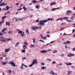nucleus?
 I'll list each match as a JSON object with an SVG mask.
<instances>
[{
    "instance_id": "c85d7f7f",
    "label": "nucleus",
    "mask_w": 75,
    "mask_h": 75,
    "mask_svg": "<svg viewBox=\"0 0 75 75\" xmlns=\"http://www.w3.org/2000/svg\"><path fill=\"white\" fill-rule=\"evenodd\" d=\"M4 21V20H2L0 22V25H1L2 24H3Z\"/></svg>"
},
{
    "instance_id": "a211bd4d",
    "label": "nucleus",
    "mask_w": 75,
    "mask_h": 75,
    "mask_svg": "<svg viewBox=\"0 0 75 75\" xmlns=\"http://www.w3.org/2000/svg\"><path fill=\"white\" fill-rule=\"evenodd\" d=\"M6 10H8L10 8V7L8 6H6Z\"/></svg>"
},
{
    "instance_id": "c03bdc74",
    "label": "nucleus",
    "mask_w": 75,
    "mask_h": 75,
    "mask_svg": "<svg viewBox=\"0 0 75 75\" xmlns=\"http://www.w3.org/2000/svg\"><path fill=\"white\" fill-rule=\"evenodd\" d=\"M66 20L67 21V22H72V21H70L68 19H66Z\"/></svg>"
},
{
    "instance_id": "0e129e2a",
    "label": "nucleus",
    "mask_w": 75,
    "mask_h": 75,
    "mask_svg": "<svg viewBox=\"0 0 75 75\" xmlns=\"http://www.w3.org/2000/svg\"><path fill=\"white\" fill-rule=\"evenodd\" d=\"M67 56L68 57H71L70 56V54H68L67 55Z\"/></svg>"
},
{
    "instance_id": "338daca9",
    "label": "nucleus",
    "mask_w": 75,
    "mask_h": 75,
    "mask_svg": "<svg viewBox=\"0 0 75 75\" xmlns=\"http://www.w3.org/2000/svg\"><path fill=\"white\" fill-rule=\"evenodd\" d=\"M72 51H75V48H73Z\"/></svg>"
},
{
    "instance_id": "20e7f679",
    "label": "nucleus",
    "mask_w": 75,
    "mask_h": 75,
    "mask_svg": "<svg viewBox=\"0 0 75 75\" xmlns=\"http://www.w3.org/2000/svg\"><path fill=\"white\" fill-rule=\"evenodd\" d=\"M38 27H37V26H34L33 27H32L31 29L32 30H33V31H34V30L35 31L36 30V29H38Z\"/></svg>"
},
{
    "instance_id": "f257e3e1",
    "label": "nucleus",
    "mask_w": 75,
    "mask_h": 75,
    "mask_svg": "<svg viewBox=\"0 0 75 75\" xmlns=\"http://www.w3.org/2000/svg\"><path fill=\"white\" fill-rule=\"evenodd\" d=\"M51 20V19L50 18H48L47 19H46L45 20H42L40 21L39 22H40L39 23L40 25H44V23H45L46 22H47L48 21H50Z\"/></svg>"
},
{
    "instance_id": "3c124183",
    "label": "nucleus",
    "mask_w": 75,
    "mask_h": 75,
    "mask_svg": "<svg viewBox=\"0 0 75 75\" xmlns=\"http://www.w3.org/2000/svg\"><path fill=\"white\" fill-rule=\"evenodd\" d=\"M39 41H41V42H43V43H45V42H44V41L42 40H39Z\"/></svg>"
},
{
    "instance_id": "f3484780",
    "label": "nucleus",
    "mask_w": 75,
    "mask_h": 75,
    "mask_svg": "<svg viewBox=\"0 0 75 75\" xmlns=\"http://www.w3.org/2000/svg\"><path fill=\"white\" fill-rule=\"evenodd\" d=\"M6 30H7V28H4L1 31V32H4V31H5Z\"/></svg>"
},
{
    "instance_id": "0eeeda50",
    "label": "nucleus",
    "mask_w": 75,
    "mask_h": 75,
    "mask_svg": "<svg viewBox=\"0 0 75 75\" xmlns=\"http://www.w3.org/2000/svg\"><path fill=\"white\" fill-rule=\"evenodd\" d=\"M65 65H67V66H69V65H72V63H71L65 62Z\"/></svg>"
},
{
    "instance_id": "c9c22d12",
    "label": "nucleus",
    "mask_w": 75,
    "mask_h": 75,
    "mask_svg": "<svg viewBox=\"0 0 75 75\" xmlns=\"http://www.w3.org/2000/svg\"><path fill=\"white\" fill-rule=\"evenodd\" d=\"M67 44H70V42L69 41H68L67 42Z\"/></svg>"
},
{
    "instance_id": "6e6552de",
    "label": "nucleus",
    "mask_w": 75,
    "mask_h": 75,
    "mask_svg": "<svg viewBox=\"0 0 75 75\" xmlns=\"http://www.w3.org/2000/svg\"><path fill=\"white\" fill-rule=\"evenodd\" d=\"M58 9H59V8L58 7L57 8H53L52 9V11H55V10H56Z\"/></svg>"
},
{
    "instance_id": "7c9ffc66",
    "label": "nucleus",
    "mask_w": 75,
    "mask_h": 75,
    "mask_svg": "<svg viewBox=\"0 0 75 75\" xmlns=\"http://www.w3.org/2000/svg\"><path fill=\"white\" fill-rule=\"evenodd\" d=\"M35 8H37L38 9H39L40 8V6L38 5L35 7Z\"/></svg>"
},
{
    "instance_id": "2f4dec72",
    "label": "nucleus",
    "mask_w": 75,
    "mask_h": 75,
    "mask_svg": "<svg viewBox=\"0 0 75 75\" xmlns=\"http://www.w3.org/2000/svg\"><path fill=\"white\" fill-rule=\"evenodd\" d=\"M57 50H55L54 51H53V54H55V53H57Z\"/></svg>"
},
{
    "instance_id": "bf43d9fd",
    "label": "nucleus",
    "mask_w": 75,
    "mask_h": 75,
    "mask_svg": "<svg viewBox=\"0 0 75 75\" xmlns=\"http://www.w3.org/2000/svg\"><path fill=\"white\" fill-rule=\"evenodd\" d=\"M63 44H67V42H64L63 43Z\"/></svg>"
},
{
    "instance_id": "774afa93",
    "label": "nucleus",
    "mask_w": 75,
    "mask_h": 75,
    "mask_svg": "<svg viewBox=\"0 0 75 75\" xmlns=\"http://www.w3.org/2000/svg\"><path fill=\"white\" fill-rule=\"evenodd\" d=\"M24 65H25L24 64H22L21 65V67H23V66H24Z\"/></svg>"
},
{
    "instance_id": "69168bd1",
    "label": "nucleus",
    "mask_w": 75,
    "mask_h": 75,
    "mask_svg": "<svg viewBox=\"0 0 75 75\" xmlns=\"http://www.w3.org/2000/svg\"><path fill=\"white\" fill-rule=\"evenodd\" d=\"M26 55L27 56H30V54H26Z\"/></svg>"
},
{
    "instance_id": "5fc2aeb1",
    "label": "nucleus",
    "mask_w": 75,
    "mask_h": 75,
    "mask_svg": "<svg viewBox=\"0 0 75 75\" xmlns=\"http://www.w3.org/2000/svg\"><path fill=\"white\" fill-rule=\"evenodd\" d=\"M35 22H37V23H38L39 22V20H37L35 21Z\"/></svg>"
},
{
    "instance_id": "5701e85b",
    "label": "nucleus",
    "mask_w": 75,
    "mask_h": 75,
    "mask_svg": "<svg viewBox=\"0 0 75 75\" xmlns=\"http://www.w3.org/2000/svg\"><path fill=\"white\" fill-rule=\"evenodd\" d=\"M23 8L24 9V10H25V11L27 10V9L25 8V6L23 7Z\"/></svg>"
},
{
    "instance_id": "8fccbe9b",
    "label": "nucleus",
    "mask_w": 75,
    "mask_h": 75,
    "mask_svg": "<svg viewBox=\"0 0 75 75\" xmlns=\"http://www.w3.org/2000/svg\"><path fill=\"white\" fill-rule=\"evenodd\" d=\"M23 9V8H20V9H17V10L18 11V10H19V11H20V10H22Z\"/></svg>"
},
{
    "instance_id": "6e6d98bb",
    "label": "nucleus",
    "mask_w": 75,
    "mask_h": 75,
    "mask_svg": "<svg viewBox=\"0 0 75 75\" xmlns=\"http://www.w3.org/2000/svg\"><path fill=\"white\" fill-rule=\"evenodd\" d=\"M40 37H41V38H42V34H40Z\"/></svg>"
},
{
    "instance_id": "a878e982",
    "label": "nucleus",
    "mask_w": 75,
    "mask_h": 75,
    "mask_svg": "<svg viewBox=\"0 0 75 75\" xmlns=\"http://www.w3.org/2000/svg\"><path fill=\"white\" fill-rule=\"evenodd\" d=\"M47 67H42L41 69H45Z\"/></svg>"
},
{
    "instance_id": "ddd939ff",
    "label": "nucleus",
    "mask_w": 75,
    "mask_h": 75,
    "mask_svg": "<svg viewBox=\"0 0 75 75\" xmlns=\"http://www.w3.org/2000/svg\"><path fill=\"white\" fill-rule=\"evenodd\" d=\"M4 5H6V4H4V3L0 4V7H2V6H3Z\"/></svg>"
},
{
    "instance_id": "473e14b6",
    "label": "nucleus",
    "mask_w": 75,
    "mask_h": 75,
    "mask_svg": "<svg viewBox=\"0 0 75 75\" xmlns=\"http://www.w3.org/2000/svg\"><path fill=\"white\" fill-rule=\"evenodd\" d=\"M47 38V36H45L44 37H42V39H43V40H46V38Z\"/></svg>"
},
{
    "instance_id": "49530a36",
    "label": "nucleus",
    "mask_w": 75,
    "mask_h": 75,
    "mask_svg": "<svg viewBox=\"0 0 75 75\" xmlns=\"http://www.w3.org/2000/svg\"><path fill=\"white\" fill-rule=\"evenodd\" d=\"M13 33V31H10L8 32V34H11V33Z\"/></svg>"
},
{
    "instance_id": "79ce46f5",
    "label": "nucleus",
    "mask_w": 75,
    "mask_h": 75,
    "mask_svg": "<svg viewBox=\"0 0 75 75\" xmlns=\"http://www.w3.org/2000/svg\"><path fill=\"white\" fill-rule=\"evenodd\" d=\"M33 64H32L30 65L29 67H31L33 66Z\"/></svg>"
},
{
    "instance_id": "680f3d73",
    "label": "nucleus",
    "mask_w": 75,
    "mask_h": 75,
    "mask_svg": "<svg viewBox=\"0 0 75 75\" xmlns=\"http://www.w3.org/2000/svg\"><path fill=\"white\" fill-rule=\"evenodd\" d=\"M58 65H59V66L62 65V63H60V64H58Z\"/></svg>"
},
{
    "instance_id": "4d7b16f0",
    "label": "nucleus",
    "mask_w": 75,
    "mask_h": 75,
    "mask_svg": "<svg viewBox=\"0 0 75 75\" xmlns=\"http://www.w3.org/2000/svg\"><path fill=\"white\" fill-rule=\"evenodd\" d=\"M11 73V70H9L8 71V73Z\"/></svg>"
},
{
    "instance_id": "bb28decb",
    "label": "nucleus",
    "mask_w": 75,
    "mask_h": 75,
    "mask_svg": "<svg viewBox=\"0 0 75 75\" xmlns=\"http://www.w3.org/2000/svg\"><path fill=\"white\" fill-rule=\"evenodd\" d=\"M32 3H37V1L35 0H34L32 1Z\"/></svg>"
},
{
    "instance_id": "13d9d810",
    "label": "nucleus",
    "mask_w": 75,
    "mask_h": 75,
    "mask_svg": "<svg viewBox=\"0 0 75 75\" xmlns=\"http://www.w3.org/2000/svg\"><path fill=\"white\" fill-rule=\"evenodd\" d=\"M70 49V48L69 47H68L66 49L67 50H69Z\"/></svg>"
},
{
    "instance_id": "412c9836",
    "label": "nucleus",
    "mask_w": 75,
    "mask_h": 75,
    "mask_svg": "<svg viewBox=\"0 0 75 75\" xmlns=\"http://www.w3.org/2000/svg\"><path fill=\"white\" fill-rule=\"evenodd\" d=\"M75 16H71V17L70 19V20H74V18H75Z\"/></svg>"
},
{
    "instance_id": "e433bc0d",
    "label": "nucleus",
    "mask_w": 75,
    "mask_h": 75,
    "mask_svg": "<svg viewBox=\"0 0 75 75\" xmlns=\"http://www.w3.org/2000/svg\"><path fill=\"white\" fill-rule=\"evenodd\" d=\"M7 41H10V40H11V41H12V39H10V38H8L7 39Z\"/></svg>"
},
{
    "instance_id": "7ed1b4c3",
    "label": "nucleus",
    "mask_w": 75,
    "mask_h": 75,
    "mask_svg": "<svg viewBox=\"0 0 75 75\" xmlns=\"http://www.w3.org/2000/svg\"><path fill=\"white\" fill-rule=\"evenodd\" d=\"M8 64H11V65L13 67H15V65H16V64H15V63L14 62V61H13L9 62H8Z\"/></svg>"
},
{
    "instance_id": "4be33fe9",
    "label": "nucleus",
    "mask_w": 75,
    "mask_h": 75,
    "mask_svg": "<svg viewBox=\"0 0 75 75\" xmlns=\"http://www.w3.org/2000/svg\"><path fill=\"white\" fill-rule=\"evenodd\" d=\"M26 31V33L27 34H29V31H28V30H27V29H26L25 30Z\"/></svg>"
},
{
    "instance_id": "e2e57ef3",
    "label": "nucleus",
    "mask_w": 75,
    "mask_h": 75,
    "mask_svg": "<svg viewBox=\"0 0 75 75\" xmlns=\"http://www.w3.org/2000/svg\"><path fill=\"white\" fill-rule=\"evenodd\" d=\"M0 35H1V36H2L3 35L2 33H1V32L0 33Z\"/></svg>"
},
{
    "instance_id": "cd10ccee",
    "label": "nucleus",
    "mask_w": 75,
    "mask_h": 75,
    "mask_svg": "<svg viewBox=\"0 0 75 75\" xmlns=\"http://www.w3.org/2000/svg\"><path fill=\"white\" fill-rule=\"evenodd\" d=\"M30 48H33V47H35V45H34L31 44V46L30 47Z\"/></svg>"
},
{
    "instance_id": "b1692460",
    "label": "nucleus",
    "mask_w": 75,
    "mask_h": 75,
    "mask_svg": "<svg viewBox=\"0 0 75 75\" xmlns=\"http://www.w3.org/2000/svg\"><path fill=\"white\" fill-rule=\"evenodd\" d=\"M6 17H7V16H3L2 18V20H4V19H5V18H6Z\"/></svg>"
},
{
    "instance_id": "58836bf2",
    "label": "nucleus",
    "mask_w": 75,
    "mask_h": 75,
    "mask_svg": "<svg viewBox=\"0 0 75 75\" xmlns=\"http://www.w3.org/2000/svg\"><path fill=\"white\" fill-rule=\"evenodd\" d=\"M68 17H64L63 18V19H68Z\"/></svg>"
},
{
    "instance_id": "72a5a7b5",
    "label": "nucleus",
    "mask_w": 75,
    "mask_h": 75,
    "mask_svg": "<svg viewBox=\"0 0 75 75\" xmlns=\"http://www.w3.org/2000/svg\"><path fill=\"white\" fill-rule=\"evenodd\" d=\"M23 19L22 18L20 19V18H18V21H23Z\"/></svg>"
},
{
    "instance_id": "09e8293b",
    "label": "nucleus",
    "mask_w": 75,
    "mask_h": 75,
    "mask_svg": "<svg viewBox=\"0 0 75 75\" xmlns=\"http://www.w3.org/2000/svg\"><path fill=\"white\" fill-rule=\"evenodd\" d=\"M41 65H45V63L44 62H42L41 63Z\"/></svg>"
},
{
    "instance_id": "052dcab7",
    "label": "nucleus",
    "mask_w": 75,
    "mask_h": 75,
    "mask_svg": "<svg viewBox=\"0 0 75 75\" xmlns=\"http://www.w3.org/2000/svg\"><path fill=\"white\" fill-rule=\"evenodd\" d=\"M21 69H24V67H23L22 66H21Z\"/></svg>"
},
{
    "instance_id": "864d4df0",
    "label": "nucleus",
    "mask_w": 75,
    "mask_h": 75,
    "mask_svg": "<svg viewBox=\"0 0 75 75\" xmlns=\"http://www.w3.org/2000/svg\"><path fill=\"white\" fill-rule=\"evenodd\" d=\"M60 55L61 57H64V54H62V55Z\"/></svg>"
},
{
    "instance_id": "dca6fc26",
    "label": "nucleus",
    "mask_w": 75,
    "mask_h": 75,
    "mask_svg": "<svg viewBox=\"0 0 75 75\" xmlns=\"http://www.w3.org/2000/svg\"><path fill=\"white\" fill-rule=\"evenodd\" d=\"M23 50H25L26 49H27V46L25 45H23Z\"/></svg>"
},
{
    "instance_id": "393cba45",
    "label": "nucleus",
    "mask_w": 75,
    "mask_h": 75,
    "mask_svg": "<svg viewBox=\"0 0 75 75\" xmlns=\"http://www.w3.org/2000/svg\"><path fill=\"white\" fill-rule=\"evenodd\" d=\"M69 54L70 55L71 57H72V56H74L75 55H74V54H72V53H69Z\"/></svg>"
},
{
    "instance_id": "9b49d317",
    "label": "nucleus",
    "mask_w": 75,
    "mask_h": 75,
    "mask_svg": "<svg viewBox=\"0 0 75 75\" xmlns=\"http://www.w3.org/2000/svg\"><path fill=\"white\" fill-rule=\"evenodd\" d=\"M71 13V11L70 10H69L67 11V16L69 15V13Z\"/></svg>"
},
{
    "instance_id": "4c0bfd02",
    "label": "nucleus",
    "mask_w": 75,
    "mask_h": 75,
    "mask_svg": "<svg viewBox=\"0 0 75 75\" xmlns=\"http://www.w3.org/2000/svg\"><path fill=\"white\" fill-rule=\"evenodd\" d=\"M10 24V22H6V25H9Z\"/></svg>"
},
{
    "instance_id": "c756f323",
    "label": "nucleus",
    "mask_w": 75,
    "mask_h": 75,
    "mask_svg": "<svg viewBox=\"0 0 75 75\" xmlns=\"http://www.w3.org/2000/svg\"><path fill=\"white\" fill-rule=\"evenodd\" d=\"M18 34H21L23 33V31L20 30V31L18 32Z\"/></svg>"
},
{
    "instance_id": "a19ab883",
    "label": "nucleus",
    "mask_w": 75,
    "mask_h": 75,
    "mask_svg": "<svg viewBox=\"0 0 75 75\" xmlns=\"http://www.w3.org/2000/svg\"><path fill=\"white\" fill-rule=\"evenodd\" d=\"M33 43H35V38H34L33 39Z\"/></svg>"
},
{
    "instance_id": "37998d69",
    "label": "nucleus",
    "mask_w": 75,
    "mask_h": 75,
    "mask_svg": "<svg viewBox=\"0 0 75 75\" xmlns=\"http://www.w3.org/2000/svg\"><path fill=\"white\" fill-rule=\"evenodd\" d=\"M22 52L23 53L25 52V50L24 49L23 50H22Z\"/></svg>"
},
{
    "instance_id": "423d86ee",
    "label": "nucleus",
    "mask_w": 75,
    "mask_h": 75,
    "mask_svg": "<svg viewBox=\"0 0 75 75\" xmlns=\"http://www.w3.org/2000/svg\"><path fill=\"white\" fill-rule=\"evenodd\" d=\"M49 74H50V75H55V73L54 72V71H53V70H51L49 72Z\"/></svg>"
},
{
    "instance_id": "f704fd0d",
    "label": "nucleus",
    "mask_w": 75,
    "mask_h": 75,
    "mask_svg": "<svg viewBox=\"0 0 75 75\" xmlns=\"http://www.w3.org/2000/svg\"><path fill=\"white\" fill-rule=\"evenodd\" d=\"M22 33L20 35H21V36H22V37H24V32H22Z\"/></svg>"
},
{
    "instance_id": "aec40b11",
    "label": "nucleus",
    "mask_w": 75,
    "mask_h": 75,
    "mask_svg": "<svg viewBox=\"0 0 75 75\" xmlns=\"http://www.w3.org/2000/svg\"><path fill=\"white\" fill-rule=\"evenodd\" d=\"M24 45H25V46H26V45H28V42H25L24 43Z\"/></svg>"
},
{
    "instance_id": "6ab92c4d",
    "label": "nucleus",
    "mask_w": 75,
    "mask_h": 75,
    "mask_svg": "<svg viewBox=\"0 0 75 75\" xmlns=\"http://www.w3.org/2000/svg\"><path fill=\"white\" fill-rule=\"evenodd\" d=\"M7 63V61H6V62H3L2 63V65H6Z\"/></svg>"
},
{
    "instance_id": "2eb2a0df",
    "label": "nucleus",
    "mask_w": 75,
    "mask_h": 75,
    "mask_svg": "<svg viewBox=\"0 0 75 75\" xmlns=\"http://www.w3.org/2000/svg\"><path fill=\"white\" fill-rule=\"evenodd\" d=\"M56 4V2H54V3H50V6H53V5H54V4Z\"/></svg>"
},
{
    "instance_id": "a18cd8bd",
    "label": "nucleus",
    "mask_w": 75,
    "mask_h": 75,
    "mask_svg": "<svg viewBox=\"0 0 75 75\" xmlns=\"http://www.w3.org/2000/svg\"><path fill=\"white\" fill-rule=\"evenodd\" d=\"M12 74H13V75H14V74H16V72H15V71H12Z\"/></svg>"
},
{
    "instance_id": "9d476101",
    "label": "nucleus",
    "mask_w": 75,
    "mask_h": 75,
    "mask_svg": "<svg viewBox=\"0 0 75 75\" xmlns=\"http://www.w3.org/2000/svg\"><path fill=\"white\" fill-rule=\"evenodd\" d=\"M72 71H69L68 72L67 74L69 75H71V74H72Z\"/></svg>"
},
{
    "instance_id": "ea45409f",
    "label": "nucleus",
    "mask_w": 75,
    "mask_h": 75,
    "mask_svg": "<svg viewBox=\"0 0 75 75\" xmlns=\"http://www.w3.org/2000/svg\"><path fill=\"white\" fill-rule=\"evenodd\" d=\"M64 27H62L60 29V31H62V30H64Z\"/></svg>"
},
{
    "instance_id": "1a4fd4ad",
    "label": "nucleus",
    "mask_w": 75,
    "mask_h": 75,
    "mask_svg": "<svg viewBox=\"0 0 75 75\" xmlns=\"http://www.w3.org/2000/svg\"><path fill=\"white\" fill-rule=\"evenodd\" d=\"M47 50H42L40 52L41 53H43V54H44V53H46L47 52Z\"/></svg>"
},
{
    "instance_id": "603ef678",
    "label": "nucleus",
    "mask_w": 75,
    "mask_h": 75,
    "mask_svg": "<svg viewBox=\"0 0 75 75\" xmlns=\"http://www.w3.org/2000/svg\"><path fill=\"white\" fill-rule=\"evenodd\" d=\"M2 35H4V34H6V32H3L2 33Z\"/></svg>"
},
{
    "instance_id": "de8ad7c7",
    "label": "nucleus",
    "mask_w": 75,
    "mask_h": 75,
    "mask_svg": "<svg viewBox=\"0 0 75 75\" xmlns=\"http://www.w3.org/2000/svg\"><path fill=\"white\" fill-rule=\"evenodd\" d=\"M51 51V50L49 49L46 50L47 52H48V51Z\"/></svg>"
},
{
    "instance_id": "4468645a",
    "label": "nucleus",
    "mask_w": 75,
    "mask_h": 75,
    "mask_svg": "<svg viewBox=\"0 0 75 75\" xmlns=\"http://www.w3.org/2000/svg\"><path fill=\"white\" fill-rule=\"evenodd\" d=\"M63 20V18H57L56 20V21H58V20H61V21L62 20Z\"/></svg>"
},
{
    "instance_id": "f8f14e48",
    "label": "nucleus",
    "mask_w": 75,
    "mask_h": 75,
    "mask_svg": "<svg viewBox=\"0 0 75 75\" xmlns=\"http://www.w3.org/2000/svg\"><path fill=\"white\" fill-rule=\"evenodd\" d=\"M5 52H7L8 51H10V49H6L5 50Z\"/></svg>"
},
{
    "instance_id": "f03ea898",
    "label": "nucleus",
    "mask_w": 75,
    "mask_h": 75,
    "mask_svg": "<svg viewBox=\"0 0 75 75\" xmlns=\"http://www.w3.org/2000/svg\"><path fill=\"white\" fill-rule=\"evenodd\" d=\"M7 40V39L5 38L3 36H1L0 37V41L1 42H6Z\"/></svg>"
},
{
    "instance_id": "39448f33",
    "label": "nucleus",
    "mask_w": 75,
    "mask_h": 75,
    "mask_svg": "<svg viewBox=\"0 0 75 75\" xmlns=\"http://www.w3.org/2000/svg\"><path fill=\"white\" fill-rule=\"evenodd\" d=\"M37 61L36 59H35L33 60V62L32 63V64H37Z\"/></svg>"
}]
</instances>
